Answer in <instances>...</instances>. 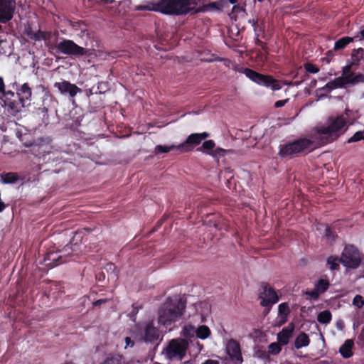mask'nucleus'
Returning a JSON list of instances; mask_svg holds the SVG:
<instances>
[{
	"label": "nucleus",
	"mask_w": 364,
	"mask_h": 364,
	"mask_svg": "<svg viewBox=\"0 0 364 364\" xmlns=\"http://www.w3.org/2000/svg\"><path fill=\"white\" fill-rule=\"evenodd\" d=\"M346 112L336 117H329L326 125L318 127L317 133L320 135L323 144L331 143L343 134L351 124Z\"/></svg>",
	"instance_id": "obj_1"
},
{
	"label": "nucleus",
	"mask_w": 364,
	"mask_h": 364,
	"mask_svg": "<svg viewBox=\"0 0 364 364\" xmlns=\"http://www.w3.org/2000/svg\"><path fill=\"white\" fill-rule=\"evenodd\" d=\"M185 297H171L161 309L159 321L164 326L169 325L181 317L186 308Z\"/></svg>",
	"instance_id": "obj_2"
},
{
	"label": "nucleus",
	"mask_w": 364,
	"mask_h": 364,
	"mask_svg": "<svg viewBox=\"0 0 364 364\" xmlns=\"http://www.w3.org/2000/svg\"><path fill=\"white\" fill-rule=\"evenodd\" d=\"M314 141L307 138H299L291 142L280 145L279 155L282 158L293 157L299 154L313 150Z\"/></svg>",
	"instance_id": "obj_3"
},
{
	"label": "nucleus",
	"mask_w": 364,
	"mask_h": 364,
	"mask_svg": "<svg viewBox=\"0 0 364 364\" xmlns=\"http://www.w3.org/2000/svg\"><path fill=\"white\" fill-rule=\"evenodd\" d=\"M237 71L244 73L247 77L259 85L271 87L274 91L279 90L282 88V85L279 84V81L273 78L271 75L259 73L248 68H241Z\"/></svg>",
	"instance_id": "obj_4"
},
{
	"label": "nucleus",
	"mask_w": 364,
	"mask_h": 364,
	"mask_svg": "<svg viewBox=\"0 0 364 364\" xmlns=\"http://www.w3.org/2000/svg\"><path fill=\"white\" fill-rule=\"evenodd\" d=\"M188 348V342L183 338H174L168 342L164 348L163 353L165 357L171 360H181L186 354Z\"/></svg>",
	"instance_id": "obj_5"
},
{
	"label": "nucleus",
	"mask_w": 364,
	"mask_h": 364,
	"mask_svg": "<svg viewBox=\"0 0 364 364\" xmlns=\"http://www.w3.org/2000/svg\"><path fill=\"white\" fill-rule=\"evenodd\" d=\"M340 262L348 268L356 269L361 262L360 252L353 245H346L341 254Z\"/></svg>",
	"instance_id": "obj_6"
},
{
	"label": "nucleus",
	"mask_w": 364,
	"mask_h": 364,
	"mask_svg": "<svg viewBox=\"0 0 364 364\" xmlns=\"http://www.w3.org/2000/svg\"><path fill=\"white\" fill-rule=\"evenodd\" d=\"M358 83H364V75L362 73H358V75L355 77L350 76L338 77L326 83L321 90L330 92L333 90L345 87L347 85H355Z\"/></svg>",
	"instance_id": "obj_7"
},
{
	"label": "nucleus",
	"mask_w": 364,
	"mask_h": 364,
	"mask_svg": "<svg viewBox=\"0 0 364 364\" xmlns=\"http://www.w3.org/2000/svg\"><path fill=\"white\" fill-rule=\"evenodd\" d=\"M58 53L75 57H82L87 55V50L76 44L70 39H63L56 46Z\"/></svg>",
	"instance_id": "obj_8"
},
{
	"label": "nucleus",
	"mask_w": 364,
	"mask_h": 364,
	"mask_svg": "<svg viewBox=\"0 0 364 364\" xmlns=\"http://www.w3.org/2000/svg\"><path fill=\"white\" fill-rule=\"evenodd\" d=\"M209 136L210 134L208 132L191 134L184 142L177 145V149L181 153L193 151L194 146L199 145L203 140L207 139Z\"/></svg>",
	"instance_id": "obj_9"
},
{
	"label": "nucleus",
	"mask_w": 364,
	"mask_h": 364,
	"mask_svg": "<svg viewBox=\"0 0 364 364\" xmlns=\"http://www.w3.org/2000/svg\"><path fill=\"white\" fill-rule=\"evenodd\" d=\"M136 341L144 343H154L159 338V333L151 323H147L143 330L134 333Z\"/></svg>",
	"instance_id": "obj_10"
},
{
	"label": "nucleus",
	"mask_w": 364,
	"mask_h": 364,
	"mask_svg": "<svg viewBox=\"0 0 364 364\" xmlns=\"http://www.w3.org/2000/svg\"><path fill=\"white\" fill-rule=\"evenodd\" d=\"M15 9V0H0V23H6L11 21L14 17Z\"/></svg>",
	"instance_id": "obj_11"
},
{
	"label": "nucleus",
	"mask_w": 364,
	"mask_h": 364,
	"mask_svg": "<svg viewBox=\"0 0 364 364\" xmlns=\"http://www.w3.org/2000/svg\"><path fill=\"white\" fill-rule=\"evenodd\" d=\"M66 261V257L62 255V251L50 250L44 255L43 264L49 268H53Z\"/></svg>",
	"instance_id": "obj_12"
},
{
	"label": "nucleus",
	"mask_w": 364,
	"mask_h": 364,
	"mask_svg": "<svg viewBox=\"0 0 364 364\" xmlns=\"http://www.w3.org/2000/svg\"><path fill=\"white\" fill-rule=\"evenodd\" d=\"M41 287L44 290L43 296H50L58 294H65L63 284L60 282L43 280L40 283Z\"/></svg>",
	"instance_id": "obj_13"
},
{
	"label": "nucleus",
	"mask_w": 364,
	"mask_h": 364,
	"mask_svg": "<svg viewBox=\"0 0 364 364\" xmlns=\"http://www.w3.org/2000/svg\"><path fill=\"white\" fill-rule=\"evenodd\" d=\"M226 350L232 361L236 364L242 362V357L240 353L239 343L235 340H230L226 346Z\"/></svg>",
	"instance_id": "obj_14"
},
{
	"label": "nucleus",
	"mask_w": 364,
	"mask_h": 364,
	"mask_svg": "<svg viewBox=\"0 0 364 364\" xmlns=\"http://www.w3.org/2000/svg\"><path fill=\"white\" fill-rule=\"evenodd\" d=\"M54 87L58 88L62 94H69L70 97H75L77 92H80L82 90L75 84H71L70 82L63 80L62 82H58L54 84Z\"/></svg>",
	"instance_id": "obj_15"
},
{
	"label": "nucleus",
	"mask_w": 364,
	"mask_h": 364,
	"mask_svg": "<svg viewBox=\"0 0 364 364\" xmlns=\"http://www.w3.org/2000/svg\"><path fill=\"white\" fill-rule=\"evenodd\" d=\"M13 97L11 95H7L2 99L4 103V106L7 107L8 111L12 114H16L21 110L22 107H24V102L18 100H13Z\"/></svg>",
	"instance_id": "obj_16"
},
{
	"label": "nucleus",
	"mask_w": 364,
	"mask_h": 364,
	"mask_svg": "<svg viewBox=\"0 0 364 364\" xmlns=\"http://www.w3.org/2000/svg\"><path fill=\"white\" fill-rule=\"evenodd\" d=\"M294 328V324L291 323L277 334V340L279 344L284 346L289 343V339L292 337Z\"/></svg>",
	"instance_id": "obj_17"
},
{
	"label": "nucleus",
	"mask_w": 364,
	"mask_h": 364,
	"mask_svg": "<svg viewBox=\"0 0 364 364\" xmlns=\"http://www.w3.org/2000/svg\"><path fill=\"white\" fill-rule=\"evenodd\" d=\"M329 285V281L327 279H320L311 291L306 292V296H319L328 289Z\"/></svg>",
	"instance_id": "obj_18"
},
{
	"label": "nucleus",
	"mask_w": 364,
	"mask_h": 364,
	"mask_svg": "<svg viewBox=\"0 0 364 364\" xmlns=\"http://www.w3.org/2000/svg\"><path fill=\"white\" fill-rule=\"evenodd\" d=\"M223 8V3L221 1H213L207 4H203L198 7L195 13L207 12L209 11H222Z\"/></svg>",
	"instance_id": "obj_19"
},
{
	"label": "nucleus",
	"mask_w": 364,
	"mask_h": 364,
	"mask_svg": "<svg viewBox=\"0 0 364 364\" xmlns=\"http://www.w3.org/2000/svg\"><path fill=\"white\" fill-rule=\"evenodd\" d=\"M107 277L106 273L104 270L101 269L95 274V278L99 283L98 287H93L91 288L90 292L92 294H98L99 291H102L105 287V279Z\"/></svg>",
	"instance_id": "obj_20"
},
{
	"label": "nucleus",
	"mask_w": 364,
	"mask_h": 364,
	"mask_svg": "<svg viewBox=\"0 0 364 364\" xmlns=\"http://www.w3.org/2000/svg\"><path fill=\"white\" fill-rule=\"evenodd\" d=\"M17 95L21 102L30 100L32 95L31 88L29 87L28 83H24L17 90Z\"/></svg>",
	"instance_id": "obj_21"
},
{
	"label": "nucleus",
	"mask_w": 364,
	"mask_h": 364,
	"mask_svg": "<svg viewBox=\"0 0 364 364\" xmlns=\"http://www.w3.org/2000/svg\"><path fill=\"white\" fill-rule=\"evenodd\" d=\"M353 344L354 343L352 340L348 339L340 347L339 352L343 358H348L353 355L352 348Z\"/></svg>",
	"instance_id": "obj_22"
},
{
	"label": "nucleus",
	"mask_w": 364,
	"mask_h": 364,
	"mask_svg": "<svg viewBox=\"0 0 364 364\" xmlns=\"http://www.w3.org/2000/svg\"><path fill=\"white\" fill-rule=\"evenodd\" d=\"M1 181L5 184H12L19 180V176L16 172H3L0 174Z\"/></svg>",
	"instance_id": "obj_23"
},
{
	"label": "nucleus",
	"mask_w": 364,
	"mask_h": 364,
	"mask_svg": "<svg viewBox=\"0 0 364 364\" xmlns=\"http://www.w3.org/2000/svg\"><path fill=\"white\" fill-rule=\"evenodd\" d=\"M27 36L31 39L34 40L36 41H41V40L47 41L50 37V33L42 31L41 30H38L36 32L29 31L27 32Z\"/></svg>",
	"instance_id": "obj_24"
},
{
	"label": "nucleus",
	"mask_w": 364,
	"mask_h": 364,
	"mask_svg": "<svg viewBox=\"0 0 364 364\" xmlns=\"http://www.w3.org/2000/svg\"><path fill=\"white\" fill-rule=\"evenodd\" d=\"M309 342L310 340L309 336L306 333L301 332L296 338L294 341V346L296 348L299 349L309 346Z\"/></svg>",
	"instance_id": "obj_25"
},
{
	"label": "nucleus",
	"mask_w": 364,
	"mask_h": 364,
	"mask_svg": "<svg viewBox=\"0 0 364 364\" xmlns=\"http://www.w3.org/2000/svg\"><path fill=\"white\" fill-rule=\"evenodd\" d=\"M107 274V280L117 279V273L116 272V266L114 263L109 262L106 264V265L102 269Z\"/></svg>",
	"instance_id": "obj_26"
},
{
	"label": "nucleus",
	"mask_w": 364,
	"mask_h": 364,
	"mask_svg": "<svg viewBox=\"0 0 364 364\" xmlns=\"http://www.w3.org/2000/svg\"><path fill=\"white\" fill-rule=\"evenodd\" d=\"M16 136L26 147H31L34 144V139L31 137L30 134H21L20 132H16Z\"/></svg>",
	"instance_id": "obj_27"
},
{
	"label": "nucleus",
	"mask_w": 364,
	"mask_h": 364,
	"mask_svg": "<svg viewBox=\"0 0 364 364\" xmlns=\"http://www.w3.org/2000/svg\"><path fill=\"white\" fill-rule=\"evenodd\" d=\"M259 289L262 290V291L258 296H278L277 292L267 282H262Z\"/></svg>",
	"instance_id": "obj_28"
},
{
	"label": "nucleus",
	"mask_w": 364,
	"mask_h": 364,
	"mask_svg": "<svg viewBox=\"0 0 364 364\" xmlns=\"http://www.w3.org/2000/svg\"><path fill=\"white\" fill-rule=\"evenodd\" d=\"M350 57L353 64L358 65L360 61L361 60H364V49L363 48L353 49L352 50Z\"/></svg>",
	"instance_id": "obj_29"
},
{
	"label": "nucleus",
	"mask_w": 364,
	"mask_h": 364,
	"mask_svg": "<svg viewBox=\"0 0 364 364\" xmlns=\"http://www.w3.org/2000/svg\"><path fill=\"white\" fill-rule=\"evenodd\" d=\"M353 41V38L349 36H344L335 42L334 50H338L345 48L350 43Z\"/></svg>",
	"instance_id": "obj_30"
},
{
	"label": "nucleus",
	"mask_w": 364,
	"mask_h": 364,
	"mask_svg": "<svg viewBox=\"0 0 364 364\" xmlns=\"http://www.w3.org/2000/svg\"><path fill=\"white\" fill-rule=\"evenodd\" d=\"M279 301L278 297H263L261 301V305L266 308L264 314H267L273 304H276Z\"/></svg>",
	"instance_id": "obj_31"
},
{
	"label": "nucleus",
	"mask_w": 364,
	"mask_h": 364,
	"mask_svg": "<svg viewBox=\"0 0 364 364\" xmlns=\"http://www.w3.org/2000/svg\"><path fill=\"white\" fill-rule=\"evenodd\" d=\"M195 333H196L198 338L205 339L210 336V330L208 326L203 325L199 326L196 330L195 329Z\"/></svg>",
	"instance_id": "obj_32"
},
{
	"label": "nucleus",
	"mask_w": 364,
	"mask_h": 364,
	"mask_svg": "<svg viewBox=\"0 0 364 364\" xmlns=\"http://www.w3.org/2000/svg\"><path fill=\"white\" fill-rule=\"evenodd\" d=\"M177 149V146H165V145H157L154 148V154H160L164 153H168L171 150Z\"/></svg>",
	"instance_id": "obj_33"
},
{
	"label": "nucleus",
	"mask_w": 364,
	"mask_h": 364,
	"mask_svg": "<svg viewBox=\"0 0 364 364\" xmlns=\"http://www.w3.org/2000/svg\"><path fill=\"white\" fill-rule=\"evenodd\" d=\"M317 320L319 323L326 324L331 320V314L329 311H323L318 314Z\"/></svg>",
	"instance_id": "obj_34"
},
{
	"label": "nucleus",
	"mask_w": 364,
	"mask_h": 364,
	"mask_svg": "<svg viewBox=\"0 0 364 364\" xmlns=\"http://www.w3.org/2000/svg\"><path fill=\"white\" fill-rule=\"evenodd\" d=\"M340 259L331 256L327 259V265L331 270H337L339 269Z\"/></svg>",
	"instance_id": "obj_35"
},
{
	"label": "nucleus",
	"mask_w": 364,
	"mask_h": 364,
	"mask_svg": "<svg viewBox=\"0 0 364 364\" xmlns=\"http://www.w3.org/2000/svg\"><path fill=\"white\" fill-rule=\"evenodd\" d=\"M353 66H357L355 64H353V62L343 68V75L341 77H347L350 76L351 77H355L358 75V73L355 74L353 71H351Z\"/></svg>",
	"instance_id": "obj_36"
},
{
	"label": "nucleus",
	"mask_w": 364,
	"mask_h": 364,
	"mask_svg": "<svg viewBox=\"0 0 364 364\" xmlns=\"http://www.w3.org/2000/svg\"><path fill=\"white\" fill-rule=\"evenodd\" d=\"M215 146V141L212 139H210V140L205 141L203 143L202 146L200 148L198 149V150L201 151L202 149H204V150H205V152L208 154V152H211L214 149Z\"/></svg>",
	"instance_id": "obj_37"
},
{
	"label": "nucleus",
	"mask_w": 364,
	"mask_h": 364,
	"mask_svg": "<svg viewBox=\"0 0 364 364\" xmlns=\"http://www.w3.org/2000/svg\"><path fill=\"white\" fill-rule=\"evenodd\" d=\"M229 151L223 148L217 147L214 149L211 152H208V154L211 155L213 158H220L225 156Z\"/></svg>",
	"instance_id": "obj_38"
},
{
	"label": "nucleus",
	"mask_w": 364,
	"mask_h": 364,
	"mask_svg": "<svg viewBox=\"0 0 364 364\" xmlns=\"http://www.w3.org/2000/svg\"><path fill=\"white\" fill-rule=\"evenodd\" d=\"M360 140H364V130L356 132L351 137L348 139L347 142L350 144L353 142H357Z\"/></svg>",
	"instance_id": "obj_39"
},
{
	"label": "nucleus",
	"mask_w": 364,
	"mask_h": 364,
	"mask_svg": "<svg viewBox=\"0 0 364 364\" xmlns=\"http://www.w3.org/2000/svg\"><path fill=\"white\" fill-rule=\"evenodd\" d=\"M38 114L42 115V122L46 125L50 123L48 108L46 107L38 108Z\"/></svg>",
	"instance_id": "obj_40"
},
{
	"label": "nucleus",
	"mask_w": 364,
	"mask_h": 364,
	"mask_svg": "<svg viewBox=\"0 0 364 364\" xmlns=\"http://www.w3.org/2000/svg\"><path fill=\"white\" fill-rule=\"evenodd\" d=\"M7 95H11V97H15L14 92L11 91L6 92L5 90V84L4 79L2 77H0V97L3 99L4 97L6 96Z\"/></svg>",
	"instance_id": "obj_41"
},
{
	"label": "nucleus",
	"mask_w": 364,
	"mask_h": 364,
	"mask_svg": "<svg viewBox=\"0 0 364 364\" xmlns=\"http://www.w3.org/2000/svg\"><path fill=\"white\" fill-rule=\"evenodd\" d=\"M26 285V282H23V281H21L20 282L18 283V294H26V296H28V294H34V291L31 289L30 291H28V288L24 290V287Z\"/></svg>",
	"instance_id": "obj_42"
},
{
	"label": "nucleus",
	"mask_w": 364,
	"mask_h": 364,
	"mask_svg": "<svg viewBox=\"0 0 364 364\" xmlns=\"http://www.w3.org/2000/svg\"><path fill=\"white\" fill-rule=\"evenodd\" d=\"M290 310L287 303H282L279 305V314L288 316Z\"/></svg>",
	"instance_id": "obj_43"
},
{
	"label": "nucleus",
	"mask_w": 364,
	"mask_h": 364,
	"mask_svg": "<svg viewBox=\"0 0 364 364\" xmlns=\"http://www.w3.org/2000/svg\"><path fill=\"white\" fill-rule=\"evenodd\" d=\"M304 67L306 72L309 73H317L319 71L318 68L311 63H306L304 65Z\"/></svg>",
	"instance_id": "obj_44"
},
{
	"label": "nucleus",
	"mask_w": 364,
	"mask_h": 364,
	"mask_svg": "<svg viewBox=\"0 0 364 364\" xmlns=\"http://www.w3.org/2000/svg\"><path fill=\"white\" fill-rule=\"evenodd\" d=\"M279 343H272L269 346V352L272 354H277L281 351Z\"/></svg>",
	"instance_id": "obj_45"
},
{
	"label": "nucleus",
	"mask_w": 364,
	"mask_h": 364,
	"mask_svg": "<svg viewBox=\"0 0 364 364\" xmlns=\"http://www.w3.org/2000/svg\"><path fill=\"white\" fill-rule=\"evenodd\" d=\"M255 37H259L260 36L262 38H265L264 28L262 25L257 24L253 27Z\"/></svg>",
	"instance_id": "obj_46"
},
{
	"label": "nucleus",
	"mask_w": 364,
	"mask_h": 364,
	"mask_svg": "<svg viewBox=\"0 0 364 364\" xmlns=\"http://www.w3.org/2000/svg\"><path fill=\"white\" fill-rule=\"evenodd\" d=\"M195 333V328L192 326H186L183 328V335L184 336H192Z\"/></svg>",
	"instance_id": "obj_47"
},
{
	"label": "nucleus",
	"mask_w": 364,
	"mask_h": 364,
	"mask_svg": "<svg viewBox=\"0 0 364 364\" xmlns=\"http://www.w3.org/2000/svg\"><path fill=\"white\" fill-rule=\"evenodd\" d=\"M325 236L328 239H335L336 235L331 227L327 225L325 230Z\"/></svg>",
	"instance_id": "obj_48"
},
{
	"label": "nucleus",
	"mask_w": 364,
	"mask_h": 364,
	"mask_svg": "<svg viewBox=\"0 0 364 364\" xmlns=\"http://www.w3.org/2000/svg\"><path fill=\"white\" fill-rule=\"evenodd\" d=\"M353 304L358 308L363 307L364 305V300L363 299V297H354Z\"/></svg>",
	"instance_id": "obj_49"
},
{
	"label": "nucleus",
	"mask_w": 364,
	"mask_h": 364,
	"mask_svg": "<svg viewBox=\"0 0 364 364\" xmlns=\"http://www.w3.org/2000/svg\"><path fill=\"white\" fill-rule=\"evenodd\" d=\"M358 343L364 346V327L361 329L360 333L358 336Z\"/></svg>",
	"instance_id": "obj_50"
},
{
	"label": "nucleus",
	"mask_w": 364,
	"mask_h": 364,
	"mask_svg": "<svg viewBox=\"0 0 364 364\" xmlns=\"http://www.w3.org/2000/svg\"><path fill=\"white\" fill-rule=\"evenodd\" d=\"M288 101H289V99H286V100H278L275 102L274 107L277 108L282 107L287 103Z\"/></svg>",
	"instance_id": "obj_51"
},
{
	"label": "nucleus",
	"mask_w": 364,
	"mask_h": 364,
	"mask_svg": "<svg viewBox=\"0 0 364 364\" xmlns=\"http://www.w3.org/2000/svg\"><path fill=\"white\" fill-rule=\"evenodd\" d=\"M287 317L288 316L279 314V316H278L279 325L281 326V325L285 323L287 321Z\"/></svg>",
	"instance_id": "obj_52"
},
{
	"label": "nucleus",
	"mask_w": 364,
	"mask_h": 364,
	"mask_svg": "<svg viewBox=\"0 0 364 364\" xmlns=\"http://www.w3.org/2000/svg\"><path fill=\"white\" fill-rule=\"evenodd\" d=\"M125 343H126V346L125 348L129 346V347H132L134 346V341L131 340V338L129 337H126L125 338Z\"/></svg>",
	"instance_id": "obj_53"
},
{
	"label": "nucleus",
	"mask_w": 364,
	"mask_h": 364,
	"mask_svg": "<svg viewBox=\"0 0 364 364\" xmlns=\"http://www.w3.org/2000/svg\"><path fill=\"white\" fill-rule=\"evenodd\" d=\"M336 327L339 330H343V328H344V323H343V321H341V320H339L336 322Z\"/></svg>",
	"instance_id": "obj_54"
},
{
	"label": "nucleus",
	"mask_w": 364,
	"mask_h": 364,
	"mask_svg": "<svg viewBox=\"0 0 364 364\" xmlns=\"http://www.w3.org/2000/svg\"><path fill=\"white\" fill-rule=\"evenodd\" d=\"M261 49L264 51L266 53H269V48L266 43L263 42V43L259 46Z\"/></svg>",
	"instance_id": "obj_55"
},
{
	"label": "nucleus",
	"mask_w": 364,
	"mask_h": 364,
	"mask_svg": "<svg viewBox=\"0 0 364 364\" xmlns=\"http://www.w3.org/2000/svg\"><path fill=\"white\" fill-rule=\"evenodd\" d=\"M106 299H99L97 301H96L95 302H93L92 304L93 306H97V305H100L102 304H104L106 302Z\"/></svg>",
	"instance_id": "obj_56"
},
{
	"label": "nucleus",
	"mask_w": 364,
	"mask_h": 364,
	"mask_svg": "<svg viewBox=\"0 0 364 364\" xmlns=\"http://www.w3.org/2000/svg\"><path fill=\"white\" fill-rule=\"evenodd\" d=\"M255 45L257 46H260L262 43H263V41H262L259 37H255Z\"/></svg>",
	"instance_id": "obj_57"
},
{
	"label": "nucleus",
	"mask_w": 364,
	"mask_h": 364,
	"mask_svg": "<svg viewBox=\"0 0 364 364\" xmlns=\"http://www.w3.org/2000/svg\"><path fill=\"white\" fill-rule=\"evenodd\" d=\"M202 364H219V363L215 360H208Z\"/></svg>",
	"instance_id": "obj_58"
},
{
	"label": "nucleus",
	"mask_w": 364,
	"mask_h": 364,
	"mask_svg": "<svg viewBox=\"0 0 364 364\" xmlns=\"http://www.w3.org/2000/svg\"><path fill=\"white\" fill-rule=\"evenodd\" d=\"M249 23H250L252 24V27H254L255 26L259 24L257 20V19H254V18L250 19L249 20Z\"/></svg>",
	"instance_id": "obj_59"
},
{
	"label": "nucleus",
	"mask_w": 364,
	"mask_h": 364,
	"mask_svg": "<svg viewBox=\"0 0 364 364\" xmlns=\"http://www.w3.org/2000/svg\"><path fill=\"white\" fill-rule=\"evenodd\" d=\"M360 34L361 38L364 40V27L360 30Z\"/></svg>",
	"instance_id": "obj_60"
},
{
	"label": "nucleus",
	"mask_w": 364,
	"mask_h": 364,
	"mask_svg": "<svg viewBox=\"0 0 364 364\" xmlns=\"http://www.w3.org/2000/svg\"><path fill=\"white\" fill-rule=\"evenodd\" d=\"M223 60L225 62V63H224V64H225L226 66H229V64L230 63V60H228V59H223Z\"/></svg>",
	"instance_id": "obj_61"
},
{
	"label": "nucleus",
	"mask_w": 364,
	"mask_h": 364,
	"mask_svg": "<svg viewBox=\"0 0 364 364\" xmlns=\"http://www.w3.org/2000/svg\"><path fill=\"white\" fill-rule=\"evenodd\" d=\"M231 4H234L237 2V0H228Z\"/></svg>",
	"instance_id": "obj_62"
},
{
	"label": "nucleus",
	"mask_w": 364,
	"mask_h": 364,
	"mask_svg": "<svg viewBox=\"0 0 364 364\" xmlns=\"http://www.w3.org/2000/svg\"><path fill=\"white\" fill-rule=\"evenodd\" d=\"M181 364H192V363L191 361H186V362H183Z\"/></svg>",
	"instance_id": "obj_63"
},
{
	"label": "nucleus",
	"mask_w": 364,
	"mask_h": 364,
	"mask_svg": "<svg viewBox=\"0 0 364 364\" xmlns=\"http://www.w3.org/2000/svg\"><path fill=\"white\" fill-rule=\"evenodd\" d=\"M311 83L313 86H315L316 84V81L314 80V81L311 82Z\"/></svg>",
	"instance_id": "obj_64"
}]
</instances>
